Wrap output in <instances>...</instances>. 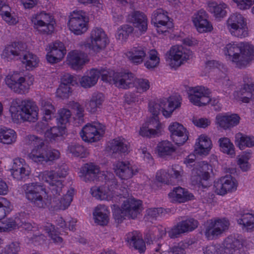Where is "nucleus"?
Returning a JSON list of instances; mask_svg holds the SVG:
<instances>
[{
  "label": "nucleus",
  "instance_id": "a19ab883",
  "mask_svg": "<svg viewBox=\"0 0 254 254\" xmlns=\"http://www.w3.org/2000/svg\"><path fill=\"white\" fill-rule=\"evenodd\" d=\"M210 92L208 89L204 87L197 86L191 88L189 90V99L190 102L194 105L198 104V100L203 95H209Z\"/></svg>",
  "mask_w": 254,
  "mask_h": 254
},
{
  "label": "nucleus",
  "instance_id": "7ed1b4c3",
  "mask_svg": "<svg viewBox=\"0 0 254 254\" xmlns=\"http://www.w3.org/2000/svg\"><path fill=\"white\" fill-rule=\"evenodd\" d=\"M38 108L30 100L15 99L11 102L9 112L14 123L35 122L38 120Z\"/></svg>",
  "mask_w": 254,
  "mask_h": 254
},
{
  "label": "nucleus",
  "instance_id": "bf43d9fd",
  "mask_svg": "<svg viewBox=\"0 0 254 254\" xmlns=\"http://www.w3.org/2000/svg\"><path fill=\"white\" fill-rule=\"evenodd\" d=\"M231 34L235 37L242 38L248 36L249 33L247 24L238 26L229 30Z\"/></svg>",
  "mask_w": 254,
  "mask_h": 254
},
{
  "label": "nucleus",
  "instance_id": "8fccbe9b",
  "mask_svg": "<svg viewBox=\"0 0 254 254\" xmlns=\"http://www.w3.org/2000/svg\"><path fill=\"white\" fill-rule=\"evenodd\" d=\"M16 138V133L13 130L10 129H0V142L3 144H11L15 141Z\"/></svg>",
  "mask_w": 254,
  "mask_h": 254
},
{
  "label": "nucleus",
  "instance_id": "79ce46f5",
  "mask_svg": "<svg viewBox=\"0 0 254 254\" xmlns=\"http://www.w3.org/2000/svg\"><path fill=\"white\" fill-rule=\"evenodd\" d=\"M91 193L97 199L109 200L112 197V193L109 188L104 185L100 187H94L91 189Z\"/></svg>",
  "mask_w": 254,
  "mask_h": 254
},
{
  "label": "nucleus",
  "instance_id": "4be33fe9",
  "mask_svg": "<svg viewBox=\"0 0 254 254\" xmlns=\"http://www.w3.org/2000/svg\"><path fill=\"white\" fill-rule=\"evenodd\" d=\"M123 213L128 218L135 219L142 211V201L140 200L130 197L124 201L122 204Z\"/></svg>",
  "mask_w": 254,
  "mask_h": 254
},
{
  "label": "nucleus",
  "instance_id": "2f4dec72",
  "mask_svg": "<svg viewBox=\"0 0 254 254\" xmlns=\"http://www.w3.org/2000/svg\"><path fill=\"white\" fill-rule=\"evenodd\" d=\"M238 99L243 103H249L254 101V84H244L237 92Z\"/></svg>",
  "mask_w": 254,
  "mask_h": 254
},
{
  "label": "nucleus",
  "instance_id": "aec40b11",
  "mask_svg": "<svg viewBox=\"0 0 254 254\" xmlns=\"http://www.w3.org/2000/svg\"><path fill=\"white\" fill-rule=\"evenodd\" d=\"M46 59L51 64L57 63L64 58L66 53L65 47L63 43L57 41L49 46Z\"/></svg>",
  "mask_w": 254,
  "mask_h": 254
},
{
  "label": "nucleus",
  "instance_id": "b1692460",
  "mask_svg": "<svg viewBox=\"0 0 254 254\" xmlns=\"http://www.w3.org/2000/svg\"><path fill=\"white\" fill-rule=\"evenodd\" d=\"M160 127V123L158 118H151L140 127L139 134L149 138L158 136Z\"/></svg>",
  "mask_w": 254,
  "mask_h": 254
},
{
  "label": "nucleus",
  "instance_id": "6ab92c4d",
  "mask_svg": "<svg viewBox=\"0 0 254 254\" xmlns=\"http://www.w3.org/2000/svg\"><path fill=\"white\" fill-rule=\"evenodd\" d=\"M237 185L238 184L234 178L230 175H226L214 182V191L217 194L223 195L236 190Z\"/></svg>",
  "mask_w": 254,
  "mask_h": 254
},
{
  "label": "nucleus",
  "instance_id": "1a4fd4ad",
  "mask_svg": "<svg viewBox=\"0 0 254 254\" xmlns=\"http://www.w3.org/2000/svg\"><path fill=\"white\" fill-rule=\"evenodd\" d=\"M23 77L20 73L14 72L12 75H7L5 79V83L15 93L25 94L28 91L29 86L33 84L34 78L33 76L29 77Z\"/></svg>",
  "mask_w": 254,
  "mask_h": 254
},
{
  "label": "nucleus",
  "instance_id": "6e6d98bb",
  "mask_svg": "<svg viewBox=\"0 0 254 254\" xmlns=\"http://www.w3.org/2000/svg\"><path fill=\"white\" fill-rule=\"evenodd\" d=\"M134 80L129 88L135 86L139 93L146 91L150 87V82L146 79H136L133 74Z\"/></svg>",
  "mask_w": 254,
  "mask_h": 254
},
{
  "label": "nucleus",
  "instance_id": "412c9836",
  "mask_svg": "<svg viewBox=\"0 0 254 254\" xmlns=\"http://www.w3.org/2000/svg\"><path fill=\"white\" fill-rule=\"evenodd\" d=\"M11 175L17 181H25L30 174V170L25 160L22 158H16L10 170Z\"/></svg>",
  "mask_w": 254,
  "mask_h": 254
},
{
  "label": "nucleus",
  "instance_id": "f3484780",
  "mask_svg": "<svg viewBox=\"0 0 254 254\" xmlns=\"http://www.w3.org/2000/svg\"><path fill=\"white\" fill-rule=\"evenodd\" d=\"M197 220L193 218H189L179 222L168 231L169 237L171 239L178 238L182 234L192 231L198 226Z\"/></svg>",
  "mask_w": 254,
  "mask_h": 254
},
{
  "label": "nucleus",
  "instance_id": "dca6fc26",
  "mask_svg": "<svg viewBox=\"0 0 254 254\" xmlns=\"http://www.w3.org/2000/svg\"><path fill=\"white\" fill-rule=\"evenodd\" d=\"M108 41L104 30L102 28H96L91 31L90 41L85 44L84 47L98 53L106 47Z\"/></svg>",
  "mask_w": 254,
  "mask_h": 254
},
{
  "label": "nucleus",
  "instance_id": "052dcab7",
  "mask_svg": "<svg viewBox=\"0 0 254 254\" xmlns=\"http://www.w3.org/2000/svg\"><path fill=\"white\" fill-rule=\"evenodd\" d=\"M70 111L66 109H62L59 111L57 118L58 122L62 125H65L68 123L71 117Z\"/></svg>",
  "mask_w": 254,
  "mask_h": 254
},
{
  "label": "nucleus",
  "instance_id": "c9c22d12",
  "mask_svg": "<svg viewBox=\"0 0 254 254\" xmlns=\"http://www.w3.org/2000/svg\"><path fill=\"white\" fill-rule=\"evenodd\" d=\"M146 51L147 49L142 46L133 47L127 52V56L132 63L138 64L143 61Z\"/></svg>",
  "mask_w": 254,
  "mask_h": 254
},
{
  "label": "nucleus",
  "instance_id": "20e7f679",
  "mask_svg": "<svg viewBox=\"0 0 254 254\" xmlns=\"http://www.w3.org/2000/svg\"><path fill=\"white\" fill-rule=\"evenodd\" d=\"M26 45L21 42H14L7 45L2 52L4 58L16 59L21 61L28 70L37 66L39 60L37 57L26 51Z\"/></svg>",
  "mask_w": 254,
  "mask_h": 254
},
{
  "label": "nucleus",
  "instance_id": "a18cd8bd",
  "mask_svg": "<svg viewBox=\"0 0 254 254\" xmlns=\"http://www.w3.org/2000/svg\"><path fill=\"white\" fill-rule=\"evenodd\" d=\"M175 150L172 143L168 141H162L157 145L158 155L162 157L171 155Z\"/></svg>",
  "mask_w": 254,
  "mask_h": 254
},
{
  "label": "nucleus",
  "instance_id": "49530a36",
  "mask_svg": "<svg viewBox=\"0 0 254 254\" xmlns=\"http://www.w3.org/2000/svg\"><path fill=\"white\" fill-rule=\"evenodd\" d=\"M227 24L229 30H230L238 26L246 25L247 23L245 18L242 14L235 13L229 16L227 21Z\"/></svg>",
  "mask_w": 254,
  "mask_h": 254
},
{
  "label": "nucleus",
  "instance_id": "f704fd0d",
  "mask_svg": "<svg viewBox=\"0 0 254 254\" xmlns=\"http://www.w3.org/2000/svg\"><path fill=\"white\" fill-rule=\"evenodd\" d=\"M196 142L194 152L196 154L206 156L208 154L211 148V141L209 137L205 135H201Z\"/></svg>",
  "mask_w": 254,
  "mask_h": 254
},
{
  "label": "nucleus",
  "instance_id": "9b49d317",
  "mask_svg": "<svg viewBox=\"0 0 254 254\" xmlns=\"http://www.w3.org/2000/svg\"><path fill=\"white\" fill-rule=\"evenodd\" d=\"M205 236L208 240L217 238L219 236L228 230L230 222L225 218L210 219L207 222Z\"/></svg>",
  "mask_w": 254,
  "mask_h": 254
},
{
  "label": "nucleus",
  "instance_id": "393cba45",
  "mask_svg": "<svg viewBox=\"0 0 254 254\" xmlns=\"http://www.w3.org/2000/svg\"><path fill=\"white\" fill-rule=\"evenodd\" d=\"M128 21L140 33H144L148 28V21L146 15L140 11H134L128 15Z\"/></svg>",
  "mask_w": 254,
  "mask_h": 254
},
{
  "label": "nucleus",
  "instance_id": "cd10ccee",
  "mask_svg": "<svg viewBox=\"0 0 254 254\" xmlns=\"http://www.w3.org/2000/svg\"><path fill=\"white\" fill-rule=\"evenodd\" d=\"M99 172V168L97 166L87 163L80 168L79 177L86 182L94 181L97 179Z\"/></svg>",
  "mask_w": 254,
  "mask_h": 254
},
{
  "label": "nucleus",
  "instance_id": "f03ea898",
  "mask_svg": "<svg viewBox=\"0 0 254 254\" xmlns=\"http://www.w3.org/2000/svg\"><path fill=\"white\" fill-rule=\"evenodd\" d=\"M223 52L227 60L240 68L245 67L254 58V47L248 43H230L224 48Z\"/></svg>",
  "mask_w": 254,
  "mask_h": 254
},
{
  "label": "nucleus",
  "instance_id": "f257e3e1",
  "mask_svg": "<svg viewBox=\"0 0 254 254\" xmlns=\"http://www.w3.org/2000/svg\"><path fill=\"white\" fill-rule=\"evenodd\" d=\"M22 188L26 198L34 207L38 208L44 209L51 205L55 210H64L72 200V194L69 191L63 196L62 192L57 195L52 193V199H49L45 188L38 183L26 184Z\"/></svg>",
  "mask_w": 254,
  "mask_h": 254
},
{
  "label": "nucleus",
  "instance_id": "7c9ffc66",
  "mask_svg": "<svg viewBox=\"0 0 254 254\" xmlns=\"http://www.w3.org/2000/svg\"><path fill=\"white\" fill-rule=\"evenodd\" d=\"M115 172L121 179L127 180L135 175L137 171L134 172L129 162L119 161L116 165Z\"/></svg>",
  "mask_w": 254,
  "mask_h": 254
},
{
  "label": "nucleus",
  "instance_id": "09e8293b",
  "mask_svg": "<svg viewBox=\"0 0 254 254\" xmlns=\"http://www.w3.org/2000/svg\"><path fill=\"white\" fill-rule=\"evenodd\" d=\"M218 142L219 143L220 150L223 152L232 157L235 156V147L229 138L227 137L220 138L218 140Z\"/></svg>",
  "mask_w": 254,
  "mask_h": 254
},
{
  "label": "nucleus",
  "instance_id": "5701e85b",
  "mask_svg": "<svg viewBox=\"0 0 254 254\" xmlns=\"http://www.w3.org/2000/svg\"><path fill=\"white\" fill-rule=\"evenodd\" d=\"M168 129L172 139L178 146L184 144L188 139V132L182 125L177 122L173 123Z\"/></svg>",
  "mask_w": 254,
  "mask_h": 254
},
{
  "label": "nucleus",
  "instance_id": "4d7b16f0",
  "mask_svg": "<svg viewBox=\"0 0 254 254\" xmlns=\"http://www.w3.org/2000/svg\"><path fill=\"white\" fill-rule=\"evenodd\" d=\"M160 62V59L158 56V53L155 50H151L149 52V59L144 64L148 69L154 68L158 66Z\"/></svg>",
  "mask_w": 254,
  "mask_h": 254
},
{
  "label": "nucleus",
  "instance_id": "a211bd4d",
  "mask_svg": "<svg viewBox=\"0 0 254 254\" xmlns=\"http://www.w3.org/2000/svg\"><path fill=\"white\" fill-rule=\"evenodd\" d=\"M167 14V12H165L163 9L159 8L154 11L152 15L151 23L157 27L159 33L166 32L168 28L173 26V23Z\"/></svg>",
  "mask_w": 254,
  "mask_h": 254
},
{
  "label": "nucleus",
  "instance_id": "de8ad7c7",
  "mask_svg": "<svg viewBox=\"0 0 254 254\" xmlns=\"http://www.w3.org/2000/svg\"><path fill=\"white\" fill-rule=\"evenodd\" d=\"M224 245L230 254H232V253H234V251H236V250L240 251L242 243L239 240L231 236L225 239Z\"/></svg>",
  "mask_w": 254,
  "mask_h": 254
},
{
  "label": "nucleus",
  "instance_id": "338daca9",
  "mask_svg": "<svg viewBox=\"0 0 254 254\" xmlns=\"http://www.w3.org/2000/svg\"><path fill=\"white\" fill-rule=\"evenodd\" d=\"M105 184L104 186L108 187V188L110 189V191L117 186V181L112 173H107L105 176Z\"/></svg>",
  "mask_w": 254,
  "mask_h": 254
},
{
  "label": "nucleus",
  "instance_id": "69168bd1",
  "mask_svg": "<svg viewBox=\"0 0 254 254\" xmlns=\"http://www.w3.org/2000/svg\"><path fill=\"white\" fill-rule=\"evenodd\" d=\"M200 25H195L197 31L200 33L211 31L213 28L210 23L208 21L207 18L199 21Z\"/></svg>",
  "mask_w": 254,
  "mask_h": 254
},
{
  "label": "nucleus",
  "instance_id": "4468645a",
  "mask_svg": "<svg viewBox=\"0 0 254 254\" xmlns=\"http://www.w3.org/2000/svg\"><path fill=\"white\" fill-rule=\"evenodd\" d=\"M31 20L34 28L43 34H51L54 30L55 21L49 13L42 12L33 17Z\"/></svg>",
  "mask_w": 254,
  "mask_h": 254
},
{
  "label": "nucleus",
  "instance_id": "473e14b6",
  "mask_svg": "<svg viewBox=\"0 0 254 254\" xmlns=\"http://www.w3.org/2000/svg\"><path fill=\"white\" fill-rule=\"evenodd\" d=\"M169 195L174 201L179 203L185 202L194 199V195L187 190L181 187L174 188Z\"/></svg>",
  "mask_w": 254,
  "mask_h": 254
},
{
  "label": "nucleus",
  "instance_id": "774afa93",
  "mask_svg": "<svg viewBox=\"0 0 254 254\" xmlns=\"http://www.w3.org/2000/svg\"><path fill=\"white\" fill-rule=\"evenodd\" d=\"M186 246V244L181 242L177 246H175L170 248L169 251L161 254H186L185 250Z\"/></svg>",
  "mask_w": 254,
  "mask_h": 254
},
{
  "label": "nucleus",
  "instance_id": "c756f323",
  "mask_svg": "<svg viewBox=\"0 0 254 254\" xmlns=\"http://www.w3.org/2000/svg\"><path fill=\"white\" fill-rule=\"evenodd\" d=\"M85 55L83 52L74 50L68 53L66 58V63L72 68L78 69L85 63Z\"/></svg>",
  "mask_w": 254,
  "mask_h": 254
},
{
  "label": "nucleus",
  "instance_id": "bb28decb",
  "mask_svg": "<svg viewBox=\"0 0 254 254\" xmlns=\"http://www.w3.org/2000/svg\"><path fill=\"white\" fill-rule=\"evenodd\" d=\"M168 176L170 177V181L174 180L179 182L182 180V177L184 174L182 167L179 165H174L167 171ZM167 174L165 170H161L157 173L156 177L157 180L160 182H165L164 176Z\"/></svg>",
  "mask_w": 254,
  "mask_h": 254
},
{
  "label": "nucleus",
  "instance_id": "680f3d73",
  "mask_svg": "<svg viewBox=\"0 0 254 254\" xmlns=\"http://www.w3.org/2000/svg\"><path fill=\"white\" fill-rule=\"evenodd\" d=\"M45 230L49 234V236L53 240L54 242L58 243H61L62 242L63 239L59 236L54 225L50 224L46 226Z\"/></svg>",
  "mask_w": 254,
  "mask_h": 254
},
{
  "label": "nucleus",
  "instance_id": "ea45409f",
  "mask_svg": "<svg viewBox=\"0 0 254 254\" xmlns=\"http://www.w3.org/2000/svg\"><path fill=\"white\" fill-rule=\"evenodd\" d=\"M235 143L241 150L252 147L254 146V137L238 132L235 136Z\"/></svg>",
  "mask_w": 254,
  "mask_h": 254
},
{
  "label": "nucleus",
  "instance_id": "4c0bfd02",
  "mask_svg": "<svg viewBox=\"0 0 254 254\" xmlns=\"http://www.w3.org/2000/svg\"><path fill=\"white\" fill-rule=\"evenodd\" d=\"M104 101V96L102 93H94L86 105L87 110L91 113H95L101 108Z\"/></svg>",
  "mask_w": 254,
  "mask_h": 254
},
{
  "label": "nucleus",
  "instance_id": "0eeeda50",
  "mask_svg": "<svg viewBox=\"0 0 254 254\" xmlns=\"http://www.w3.org/2000/svg\"><path fill=\"white\" fill-rule=\"evenodd\" d=\"M194 167L191 171V183L199 189H206L210 187L208 180L210 173L212 172V167L206 162L201 161L193 165Z\"/></svg>",
  "mask_w": 254,
  "mask_h": 254
},
{
  "label": "nucleus",
  "instance_id": "c85d7f7f",
  "mask_svg": "<svg viewBox=\"0 0 254 254\" xmlns=\"http://www.w3.org/2000/svg\"><path fill=\"white\" fill-rule=\"evenodd\" d=\"M240 118L236 114L230 115L218 114L216 117L217 124L225 130L231 129L237 126L240 122Z\"/></svg>",
  "mask_w": 254,
  "mask_h": 254
},
{
  "label": "nucleus",
  "instance_id": "864d4df0",
  "mask_svg": "<svg viewBox=\"0 0 254 254\" xmlns=\"http://www.w3.org/2000/svg\"><path fill=\"white\" fill-rule=\"evenodd\" d=\"M241 217L237 220L239 224L243 225L248 229L254 230V215L247 213L241 214Z\"/></svg>",
  "mask_w": 254,
  "mask_h": 254
},
{
  "label": "nucleus",
  "instance_id": "37998d69",
  "mask_svg": "<svg viewBox=\"0 0 254 254\" xmlns=\"http://www.w3.org/2000/svg\"><path fill=\"white\" fill-rule=\"evenodd\" d=\"M99 78V72L96 69H91L87 76H83L80 80L81 85L84 88H90L94 86Z\"/></svg>",
  "mask_w": 254,
  "mask_h": 254
},
{
  "label": "nucleus",
  "instance_id": "423d86ee",
  "mask_svg": "<svg viewBox=\"0 0 254 254\" xmlns=\"http://www.w3.org/2000/svg\"><path fill=\"white\" fill-rule=\"evenodd\" d=\"M181 104L179 97H171L168 99H161L155 101H150L148 108L154 117H158L157 116L161 111L164 117L169 118L173 111L180 107Z\"/></svg>",
  "mask_w": 254,
  "mask_h": 254
},
{
  "label": "nucleus",
  "instance_id": "e2e57ef3",
  "mask_svg": "<svg viewBox=\"0 0 254 254\" xmlns=\"http://www.w3.org/2000/svg\"><path fill=\"white\" fill-rule=\"evenodd\" d=\"M71 88L70 86L64 84H60L57 90V96L62 99L67 98L71 94Z\"/></svg>",
  "mask_w": 254,
  "mask_h": 254
},
{
  "label": "nucleus",
  "instance_id": "13d9d810",
  "mask_svg": "<svg viewBox=\"0 0 254 254\" xmlns=\"http://www.w3.org/2000/svg\"><path fill=\"white\" fill-rule=\"evenodd\" d=\"M133 31V27L128 24H125L118 29L116 34L117 38L119 40H125L129 35Z\"/></svg>",
  "mask_w": 254,
  "mask_h": 254
},
{
  "label": "nucleus",
  "instance_id": "39448f33",
  "mask_svg": "<svg viewBox=\"0 0 254 254\" xmlns=\"http://www.w3.org/2000/svg\"><path fill=\"white\" fill-rule=\"evenodd\" d=\"M96 69L99 72V77L101 76L103 81L112 83L119 88L127 89L132 85L134 77L130 72H115L109 69Z\"/></svg>",
  "mask_w": 254,
  "mask_h": 254
},
{
  "label": "nucleus",
  "instance_id": "f8f14e48",
  "mask_svg": "<svg viewBox=\"0 0 254 254\" xmlns=\"http://www.w3.org/2000/svg\"><path fill=\"white\" fill-rule=\"evenodd\" d=\"M88 18L82 11H73L69 16L68 26L74 34L79 35L84 33L88 29Z\"/></svg>",
  "mask_w": 254,
  "mask_h": 254
},
{
  "label": "nucleus",
  "instance_id": "c03bdc74",
  "mask_svg": "<svg viewBox=\"0 0 254 254\" xmlns=\"http://www.w3.org/2000/svg\"><path fill=\"white\" fill-rule=\"evenodd\" d=\"M65 127L64 126H55L46 130L45 134L50 141H57L65 133Z\"/></svg>",
  "mask_w": 254,
  "mask_h": 254
},
{
  "label": "nucleus",
  "instance_id": "3c124183",
  "mask_svg": "<svg viewBox=\"0 0 254 254\" xmlns=\"http://www.w3.org/2000/svg\"><path fill=\"white\" fill-rule=\"evenodd\" d=\"M227 5L224 3L219 4L212 3L209 6V11L213 13L216 18H223L226 16Z\"/></svg>",
  "mask_w": 254,
  "mask_h": 254
},
{
  "label": "nucleus",
  "instance_id": "a878e982",
  "mask_svg": "<svg viewBox=\"0 0 254 254\" xmlns=\"http://www.w3.org/2000/svg\"><path fill=\"white\" fill-rule=\"evenodd\" d=\"M166 234V231L165 229L159 228L157 227L153 226L146 233L145 239L147 244L155 245L156 248H154L156 252H159L161 244L158 243V241L162 239Z\"/></svg>",
  "mask_w": 254,
  "mask_h": 254
},
{
  "label": "nucleus",
  "instance_id": "58836bf2",
  "mask_svg": "<svg viewBox=\"0 0 254 254\" xmlns=\"http://www.w3.org/2000/svg\"><path fill=\"white\" fill-rule=\"evenodd\" d=\"M109 147L113 153H127L129 152V144L124 138H116L112 141Z\"/></svg>",
  "mask_w": 254,
  "mask_h": 254
},
{
  "label": "nucleus",
  "instance_id": "603ef678",
  "mask_svg": "<svg viewBox=\"0 0 254 254\" xmlns=\"http://www.w3.org/2000/svg\"><path fill=\"white\" fill-rule=\"evenodd\" d=\"M67 150L75 157L84 158L87 155L86 149L84 147L78 143H71L68 145Z\"/></svg>",
  "mask_w": 254,
  "mask_h": 254
},
{
  "label": "nucleus",
  "instance_id": "e433bc0d",
  "mask_svg": "<svg viewBox=\"0 0 254 254\" xmlns=\"http://www.w3.org/2000/svg\"><path fill=\"white\" fill-rule=\"evenodd\" d=\"M108 210L104 205H99L96 206L93 212V216L95 223L101 226L107 225L109 218Z\"/></svg>",
  "mask_w": 254,
  "mask_h": 254
},
{
  "label": "nucleus",
  "instance_id": "6e6552de",
  "mask_svg": "<svg viewBox=\"0 0 254 254\" xmlns=\"http://www.w3.org/2000/svg\"><path fill=\"white\" fill-rule=\"evenodd\" d=\"M60 155L58 150L49 149L44 143L43 145L34 147L28 156L33 162L38 164H43L58 159Z\"/></svg>",
  "mask_w": 254,
  "mask_h": 254
},
{
  "label": "nucleus",
  "instance_id": "9d476101",
  "mask_svg": "<svg viewBox=\"0 0 254 254\" xmlns=\"http://www.w3.org/2000/svg\"><path fill=\"white\" fill-rule=\"evenodd\" d=\"M67 175V167L66 165L61 166L56 173L53 171L44 172V177L47 182H50V190L54 195L60 194L63 187L62 181L58 179L65 178Z\"/></svg>",
  "mask_w": 254,
  "mask_h": 254
},
{
  "label": "nucleus",
  "instance_id": "ddd939ff",
  "mask_svg": "<svg viewBox=\"0 0 254 254\" xmlns=\"http://www.w3.org/2000/svg\"><path fill=\"white\" fill-rule=\"evenodd\" d=\"M105 126L98 122L85 126L80 132L83 140L94 142L100 140L105 133Z\"/></svg>",
  "mask_w": 254,
  "mask_h": 254
},
{
  "label": "nucleus",
  "instance_id": "2eb2a0df",
  "mask_svg": "<svg viewBox=\"0 0 254 254\" xmlns=\"http://www.w3.org/2000/svg\"><path fill=\"white\" fill-rule=\"evenodd\" d=\"M191 57L192 52L182 45L173 46L169 52V58L170 59V65L174 68L179 67L184 61H186Z\"/></svg>",
  "mask_w": 254,
  "mask_h": 254
},
{
  "label": "nucleus",
  "instance_id": "72a5a7b5",
  "mask_svg": "<svg viewBox=\"0 0 254 254\" xmlns=\"http://www.w3.org/2000/svg\"><path fill=\"white\" fill-rule=\"evenodd\" d=\"M126 240L130 246L137 250L140 253H143L146 249L145 244L140 234L137 231L128 233L126 235Z\"/></svg>",
  "mask_w": 254,
  "mask_h": 254
},
{
  "label": "nucleus",
  "instance_id": "0e129e2a",
  "mask_svg": "<svg viewBox=\"0 0 254 254\" xmlns=\"http://www.w3.org/2000/svg\"><path fill=\"white\" fill-rule=\"evenodd\" d=\"M25 143L33 146L34 147L43 145L44 143L42 139L34 135H29L25 138Z\"/></svg>",
  "mask_w": 254,
  "mask_h": 254
},
{
  "label": "nucleus",
  "instance_id": "5fc2aeb1",
  "mask_svg": "<svg viewBox=\"0 0 254 254\" xmlns=\"http://www.w3.org/2000/svg\"><path fill=\"white\" fill-rule=\"evenodd\" d=\"M41 106L44 115L43 120L46 122L51 120L52 115H54L55 112L54 107L50 102L46 100L42 101Z\"/></svg>",
  "mask_w": 254,
  "mask_h": 254
}]
</instances>
